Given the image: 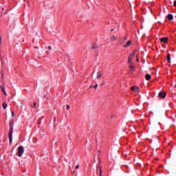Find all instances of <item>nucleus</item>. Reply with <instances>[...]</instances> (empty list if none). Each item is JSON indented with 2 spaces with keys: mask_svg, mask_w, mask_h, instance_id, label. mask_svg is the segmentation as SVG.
I'll return each mask as SVG.
<instances>
[{
  "mask_svg": "<svg viewBox=\"0 0 176 176\" xmlns=\"http://www.w3.org/2000/svg\"><path fill=\"white\" fill-rule=\"evenodd\" d=\"M13 126H14V121L10 120V124H9L10 131H9V133H8V138H9L10 144H12V141L13 140V138H12Z\"/></svg>",
  "mask_w": 176,
  "mask_h": 176,
  "instance_id": "obj_1",
  "label": "nucleus"
},
{
  "mask_svg": "<svg viewBox=\"0 0 176 176\" xmlns=\"http://www.w3.org/2000/svg\"><path fill=\"white\" fill-rule=\"evenodd\" d=\"M23 153H24V147H23V146H19L18 147L17 156L21 157L23 156Z\"/></svg>",
  "mask_w": 176,
  "mask_h": 176,
  "instance_id": "obj_2",
  "label": "nucleus"
},
{
  "mask_svg": "<svg viewBox=\"0 0 176 176\" xmlns=\"http://www.w3.org/2000/svg\"><path fill=\"white\" fill-rule=\"evenodd\" d=\"M134 54L135 52L133 51V53H131L128 57V64H131V61L133 60V58H134Z\"/></svg>",
  "mask_w": 176,
  "mask_h": 176,
  "instance_id": "obj_3",
  "label": "nucleus"
},
{
  "mask_svg": "<svg viewBox=\"0 0 176 176\" xmlns=\"http://www.w3.org/2000/svg\"><path fill=\"white\" fill-rule=\"evenodd\" d=\"M166 94L164 91L160 92L158 94V96L160 97V98H166Z\"/></svg>",
  "mask_w": 176,
  "mask_h": 176,
  "instance_id": "obj_4",
  "label": "nucleus"
},
{
  "mask_svg": "<svg viewBox=\"0 0 176 176\" xmlns=\"http://www.w3.org/2000/svg\"><path fill=\"white\" fill-rule=\"evenodd\" d=\"M129 68L131 69V72H134V71H135V67H134L133 63H129Z\"/></svg>",
  "mask_w": 176,
  "mask_h": 176,
  "instance_id": "obj_5",
  "label": "nucleus"
},
{
  "mask_svg": "<svg viewBox=\"0 0 176 176\" xmlns=\"http://www.w3.org/2000/svg\"><path fill=\"white\" fill-rule=\"evenodd\" d=\"M131 89L132 91H135V93H138L140 91V87H132Z\"/></svg>",
  "mask_w": 176,
  "mask_h": 176,
  "instance_id": "obj_6",
  "label": "nucleus"
},
{
  "mask_svg": "<svg viewBox=\"0 0 176 176\" xmlns=\"http://www.w3.org/2000/svg\"><path fill=\"white\" fill-rule=\"evenodd\" d=\"M102 75H104V73L101 72H98L96 75L97 79H101V78L102 77Z\"/></svg>",
  "mask_w": 176,
  "mask_h": 176,
  "instance_id": "obj_7",
  "label": "nucleus"
},
{
  "mask_svg": "<svg viewBox=\"0 0 176 176\" xmlns=\"http://www.w3.org/2000/svg\"><path fill=\"white\" fill-rule=\"evenodd\" d=\"M161 42H162L163 43H167L168 41V38L167 37H164V38H160Z\"/></svg>",
  "mask_w": 176,
  "mask_h": 176,
  "instance_id": "obj_8",
  "label": "nucleus"
},
{
  "mask_svg": "<svg viewBox=\"0 0 176 176\" xmlns=\"http://www.w3.org/2000/svg\"><path fill=\"white\" fill-rule=\"evenodd\" d=\"M151 78H152V76H151V74H146L145 75V79H146V80H151Z\"/></svg>",
  "mask_w": 176,
  "mask_h": 176,
  "instance_id": "obj_9",
  "label": "nucleus"
},
{
  "mask_svg": "<svg viewBox=\"0 0 176 176\" xmlns=\"http://www.w3.org/2000/svg\"><path fill=\"white\" fill-rule=\"evenodd\" d=\"M97 171L99 173V175H102V170L101 169V166H99L97 168Z\"/></svg>",
  "mask_w": 176,
  "mask_h": 176,
  "instance_id": "obj_10",
  "label": "nucleus"
},
{
  "mask_svg": "<svg viewBox=\"0 0 176 176\" xmlns=\"http://www.w3.org/2000/svg\"><path fill=\"white\" fill-rule=\"evenodd\" d=\"M1 89L3 91L4 96H8V94L6 93V91L5 90V86H1Z\"/></svg>",
  "mask_w": 176,
  "mask_h": 176,
  "instance_id": "obj_11",
  "label": "nucleus"
},
{
  "mask_svg": "<svg viewBox=\"0 0 176 176\" xmlns=\"http://www.w3.org/2000/svg\"><path fill=\"white\" fill-rule=\"evenodd\" d=\"M166 58L168 60V63H171V55L170 54H168L167 56H166Z\"/></svg>",
  "mask_w": 176,
  "mask_h": 176,
  "instance_id": "obj_12",
  "label": "nucleus"
},
{
  "mask_svg": "<svg viewBox=\"0 0 176 176\" xmlns=\"http://www.w3.org/2000/svg\"><path fill=\"white\" fill-rule=\"evenodd\" d=\"M130 45H131V41H129L126 44H125L123 47H129V46H130Z\"/></svg>",
  "mask_w": 176,
  "mask_h": 176,
  "instance_id": "obj_13",
  "label": "nucleus"
},
{
  "mask_svg": "<svg viewBox=\"0 0 176 176\" xmlns=\"http://www.w3.org/2000/svg\"><path fill=\"white\" fill-rule=\"evenodd\" d=\"M173 19H174V16H173V14H168V20H173Z\"/></svg>",
  "mask_w": 176,
  "mask_h": 176,
  "instance_id": "obj_14",
  "label": "nucleus"
},
{
  "mask_svg": "<svg viewBox=\"0 0 176 176\" xmlns=\"http://www.w3.org/2000/svg\"><path fill=\"white\" fill-rule=\"evenodd\" d=\"M92 49H94V50H96V49H98V46L95 44V45H94L92 46Z\"/></svg>",
  "mask_w": 176,
  "mask_h": 176,
  "instance_id": "obj_15",
  "label": "nucleus"
},
{
  "mask_svg": "<svg viewBox=\"0 0 176 176\" xmlns=\"http://www.w3.org/2000/svg\"><path fill=\"white\" fill-rule=\"evenodd\" d=\"M3 109H6V108H8V104L3 103Z\"/></svg>",
  "mask_w": 176,
  "mask_h": 176,
  "instance_id": "obj_16",
  "label": "nucleus"
},
{
  "mask_svg": "<svg viewBox=\"0 0 176 176\" xmlns=\"http://www.w3.org/2000/svg\"><path fill=\"white\" fill-rule=\"evenodd\" d=\"M116 39H118V38L115 36H113L111 38V41H116Z\"/></svg>",
  "mask_w": 176,
  "mask_h": 176,
  "instance_id": "obj_17",
  "label": "nucleus"
},
{
  "mask_svg": "<svg viewBox=\"0 0 176 176\" xmlns=\"http://www.w3.org/2000/svg\"><path fill=\"white\" fill-rule=\"evenodd\" d=\"M69 108H70L68 104H67V105H66V109H67V111H68V110L69 109Z\"/></svg>",
  "mask_w": 176,
  "mask_h": 176,
  "instance_id": "obj_18",
  "label": "nucleus"
},
{
  "mask_svg": "<svg viewBox=\"0 0 176 176\" xmlns=\"http://www.w3.org/2000/svg\"><path fill=\"white\" fill-rule=\"evenodd\" d=\"M33 107H34V108H36V102H34Z\"/></svg>",
  "mask_w": 176,
  "mask_h": 176,
  "instance_id": "obj_19",
  "label": "nucleus"
},
{
  "mask_svg": "<svg viewBox=\"0 0 176 176\" xmlns=\"http://www.w3.org/2000/svg\"><path fill=\"white\" fill-rule=\"evenodd\" d=\"M97 87H98V84H96V85L94 87V89H97Z\"/></svg>",
  "mask_w": 176,
  "mask_h": 176,
  "instance_id": "obj_20",
  "label": "nucleus"
},
{
  "mask_svg": "<svg viewBox=\"0 0 176 176\" xmlns=\"http://www.w3.org/2000/svg\"><path fill=\"white\" fill-rule=\"evenodd\" d=\"M123 39H124V41H127V37H126V36H124V37L123 38Z\"/></svg>",
  "mask_w": 176,
  "mask_h": 176,
  "instance_id": "obj_21",
  "label": "nucleus"
},
{
  "mask_svg": "<svg viewBox=\"0 0 176 176\" xmlns=\"http://www.w3.org/2000/svg\"><path fill=\"white\" fill-rule=\"evenodd\" d=\"M13 116H14V112L12 111V117L13 118Z\"/></svg>",
  "mask_w": 176,
  "mask_h": 176,
  "instance_id": "obj_22",
  "label": "nucleus"
},
{
  "mask_svg": "<svg viewBox=\"0 0 176 176\" xmlns=\"http://www.w3.org/2000/svg\"><path fill=\"white\" fill-rule=\"evenodd\" d=\"M47 49H49V50H52V47L49 46V47H47Z\"/></svg>",
  "mask_w": 176,
  "mask_h": 176,
  "instance_id": "obj_23",
  "label": "nucleus"
},
{
  "mask_svg": "<svg viewBox=\"0 0 176 176\" xmlns=\"http://www.w3.org/2000/svg\"><path fill=\"white\" fill-rule=\"evenodd\" d=\"M75 168L76 170H78V168H79V165H77Z\"/></svg>",
  "mask_w": 176,
  "mask_h": 176,
  "instance_id": "obj_24",
  "label": "nucleus"
},
{
  "mask_svg": "<svg viewBox=\"0 0 176 176\" xmlns=\"http://www.w3.org/2000/svg\"><path fill=\"white\" fill-rule=\"evenodd\" d=\"M173 5L176 7V1H174Z\"/></svg>",
  "mask_w": 176,
  "mask_h": 176,
  "instance_id": "obj_25",
  "label": "nucleus"
},
{
  "mask_svg": "<svg viewBox=\"0 0 176 176\" xmlns=\"http://www.w3.org/2000/svg\"><path fill=\"white\" fill-rule=\"evenodd\" d=\"M2 42V38L0 36V43Z\"/></svg>",
  "mask_w": 176,
  "mask_h": 176,
  "instance_id": "obj_26",
  "label": "nucleus"
},
{
  "mask_svg": "<svg viewBox=\"0 0 176 176\" xmlns=\"http://www.w3.org/2000/svg\"><path fill=\"white\" fill-rule=\"evenodd\" d=\"M1 78H2V79H3V78H4L3 74H1Z\"/></svg>",
  "mask_w": 176,
  "mask_h": 176,
  "instance_id": "obj_27",
  "label": "nucleus"
},
{
  "mask_svg": "<svg viewBox=\"0 0 176 176\" xmlns=\"http://www.w3.org/2000/svg\"><path fill=\"white\" fill-rule=\"evenodd\" d=\"M112 31H115V29H111V32H112Z\"/></svg>",
  "mask_w": 176,
  "mask_h": 176,
  "instance_id": "obj_28",
  "label": "nucleus"
},
{
  "mask_svg": "<svg viewBox=\"0 0 176 176\" xmlns=\"http://www.w3.org/2000/svg\"><path fill=\"white\" fill-rule=\"evenodd\" d=\"M34 49H39L38 47H34Z\"/></svg>",
  "mask_w": 176,
  "mask_h": 176,
  "instance_id": "obj_29",
  "label": "nucleus"
},
{
  "mask_svg": "<svg viewBox=\"0 0 176 176\" xmlns=\"http://www.w3.org/2000/svg\"><path fill=\"white\" fill-rule=\"evenodd\" d=\"M43 118H45L44 116H43L42 118H41V119H43Z\"/></svg>",
  "mask_w": 176,
  "mask_h": 176,
  "instance_id": "obj_30",
  "label": "nucleus"
},
{
  "mask_svg": "<svg viewBox=\"0 0 176 176\" xmlns=\"http://www.w3.org/2000/svg\"><path fill=\"white\" fill-rule=\"evenodd\" d=\"M54 121L56 122V118H54Z\"/></svg>",
  "mask_w": 176,
  "mask_h": 176,
  "instance_id": "obj_31",
  "label": "nucleus"
},
{
  "mask_svg": "<svg viewBox=\"0 0 176 176\" xmlns=\"http://www.w3.org/2000/svg\"><path fill=\"white\" fill-rule=\"evenodd\" d=\"M102 85H104V83H102V84H101V86H102Z\"/></svg>",
  "mask_w": 176,
  "mask_h": 176,
  "instance_id": "obj_32",
  "label": "nucleus"
},
{
  "mask_svg": "<svg viewBox=\"0 0 176 176\" xmlns=\"http://www.w3.org/2000/svg\"><path fill=\"white\" fill-rule=\"evenodd\" d=\"M102 85H104V83H102V84H101V86H102Z\"/></svg>",
  "mask_w": 176,
  "mask_h": 176,
  "instance_id": "obj_33",
  "label": "nucleus"
},
{
  "mask_svg": "<svg viewBox=\"0 0 176 176\" xmlns=\"http://www.w3.org/2000/svg\"><path fill=\"white\" fill-rule=\"evenodd\" d=\"M102 85H104V83H102V84H101V86H102Z\"/></svg>",
  "mask_w": 176,
  "mask_h": 176,
  "instance_id": "obj_34",
  "label": "nucleus"
},
{
  "mask_svg": "<svg viewBox=\"0 0 176 176\" xmlns=\"http://www.w3.org/2000/svg\"><path fill=\"white\" fill-rule=\"evenodd\" d=\"M74 173H75V172H72V174H74Z\"/></svg>",
  "mask_w": 176,
  "mask_h": 176,
  "instance_id": "obj_35",
  "label": "nucleus"
},
{
  "mask_svg": "<svg viewBox=\"0 0 176 176\" xmlns=\"http://www.w3.org/2000/svg\"><path fill=\"white\" fill-rule=\"evenodd\" d=\"M137 61H138V59H137Z\"/></svg>",
  "mask_w": 176,
  "mask_h": 176,
  "instance_id": "obj_36",
  "label": "nucleus"
}]
</instances>
